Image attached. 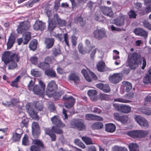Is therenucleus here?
<instances>
[{
  "instance_id": "nucleus-1",
  "label": "nucleus",
  "mask_w": 151,
  "mask_h": 151,
  "mask_svg": "<svg viewBox=\"0 0 151 151\" xmlns=\"http://www.w3.org/2000/svg\"><path fill=\"white\" fill-rule=\"evenodd\" d=\"M142 61V69H145L146 65V61L144 57H141V55L137 53L134 52L128 56V65L131 69H135L139 65H141Z\"/></svg>"
},
{
  "instance_id": "nucleus-2",
  "label": "nucleus",
  "mask_w": 151,
  "mask_h": 151,
  "mask_svg": "<svg viewBox=\"0 0 151 151\" xmlns=\"http://www.w3.org/2000/svg\"><path fill=\"white\" fill-rule=\"evenodd\" d=\"M66 24L65 20L62 19L59 15L57 14H54L53 19L49 21L48 29L50 31H52L56 25L60 27H63Z\"/></svg>"
},
{
  "instance_id": "nucleus-3",
  "label": "nucleus",
  "mask_w": 151,
  "mask_h": 151,
  "mask_svg": "<svg viewBox=\"0 0 151 151\" xmlns=\"http://www.w3.org/2000/svg\"><path fill=\"white\" fill-rule=\"evenodd\" d=\"M35 109L31 106H29L27 109V112L30 116L33 119H37L38 111H41L43 108V104L41 102H35L34 103Z\"/></svg>"
},
{
  "instance_id": "nucleus-4",
  "label": "nucleus",
  "mask_w": 151,
  "mask_h": 151,
  "mask_svg": "<svg viewBox=\"0 0 151 151\" xmlns=\"http://www.w3.org/2000/svg\"><path fill=\"white\" fill-rule=\"evenodd\" d=\"M71 125L73 128L76 129L80 131L84 130L86 128L84 121L81 119L73 120L71 123Z\"/></svg>"
},
{
  "instance_id": "nucleus-5",
  "label": "nucleus",
  "mask_w": 151,
  "mask_h": 151,
  "mask_svg": "<svg viewBox=\"0 0 151 151\" xmlns=\"http://www.w3.org/2000/svg\"><path fill=\"white\" fill-rule=\"evenodd\" d=\"M39 85H35L31 91H33L36 94L41 95L44 92L45 86L43 82L40 80L39 81Z\"/></svg>"
},
{
  "instance_id": "nucleus-6",
  "label": "nucleus",
  "mask_w": 151,
  "mask_h": 151,
  "mask_svg": "<svg viewBox=\"0 0 151 151\" xmlns=\"http://www.w3.org/2000/svg\"><path fill=\"white\" fill-rule=\"evenodd\" d=\"M58 88L57 85L54 81H50L47 85L46 94L47 96H51L52 93L55 91Z\"/></svg>"
},
{
  "instance_id": "nucleus-7",
  "label": "nucleus",
  "mask_w": 151,
  "mask_h": 151,
  "mask_svg": "<svg viewBox=\"0 0 151 151\" xmlns=\"http://www.w3.org/2000/svg\"><path fill=\"white\" fill-rule=\"evenodd\" d=\"M63 99L65 101V106L68 109L71 108L75 103L74 98L72 96H68L67 95L63 97Z\"/></svg>"
},
{
  "instance_id": "nucleus-8",
  "label": "nucleus",
  "mask_w": 151,
  "mask_h": 151,
  "mask_svg": "<svg viewBox=\"0 0 151 151\" xmlns=\"http://www.w3.org/2000/svg\"><path fill=\"white\" fill-rule=\"evenodd\" d=\"M30 25L27 21L20 22L19 26L17 29V31L19 33H22L26 32V31L29 30Z\"/></svg>"
},
{
  "instance_id": "nucleus-9",
  "label": "nucleus",
  "mask_w": 151,
  "mask_h": 151,
  "mask_svg": "<svg viewBox=\"0 0 151 151\" xmlns=\"http://www.w3.org/2000/svg\"><path fill=\"white\" fill-rule=\"evenodd\" d=\"M135 120L141 127L145 129L147 128L148 127V122L144 117L138 116L135 117Z\"/></svg>"
},
{
  "instance_id": "nucleus-10",
  "label": "nucleus",
  "mask_w": 151,
  "mask_h": 151,
  "mask_svg": "<svg viewBox=\"0 0 151 151\" xmlns=\"http://www.w3.org/2000/svg\"><path fill=\"white\" fill-rule=\"evenodd\" d=\"M35 145L32 146L30 147L31 151H40L41 149L43 147L42 143L40 140L37 139L33 141Z\"/></svg>"
},
{
  "instance_id": "nucleus-11",
  "label": "nucleus",
  "mask_w": 151,
  "mask_h": 151,
  "mask_svg": "<svg viewBox=\"0 0 151 151\" xmlns=\"http://www.w3.org/2000/svg\"><path fill=\"white\" fill-rule=\"evenodd\" d=\"M106 33L105 29L102 28L94 31L93 34L95 38L98 40H101L103 37H106Z\"/></svg>"
},
{
  "instance_id": "nucleus-12",
  "label": "nucleus",
  "mask_w": 151,
  "mask_h": 151,
  "mask_svg": "<svg viewBox=\"0 0 151 151\" xmlns=\"http://www.w3.org/2000/svg\"><path fill=\"white\" fill-rule=\"evenodd\" d=\"M32 134L34 137H38L40 134V129L38 123L34 122L32 125Z\"/></svg>"
},
{
  "instance_id": "nucleus-13",
  "label": "nucleus",
  "mask_w": 151,
  "mask_h": 151,
  "mask_svg": "<svg viewBox=\"0 0 151 151\" xmlns=\"http://www.w3.org/2000/svg\"><path fill=\"white\" fill-rule=\"evenodd\" d=\"M51 120L52 123L58 127H65V124L62 122L58 116H54L51 118Z\"/></svg>"
},
{
  "instance_id": "nucleus-14",
  "label": "nucleus",
  "mask_w": 151,
  "mask_h": 151,
  "mask_svg": "<svg viewBox=\"0 0 151 151\" xmlns=\"http://www.w3.org/2000/svg\"><path fill=\"white\" fill-rule=\"evenodd\" d=\"M109 80L111 83L116 84L122 80L121 76L118 73L114 74L109 76Z\"/></svg>"
},
{
  "instance_id": "nucleus-15",
  "label": "nucleus",
  "mask_w": 151,
  "mask_h": 151,
  "mask_svg": "<svg viewBox=\"0 0 151 151\" xmlns=\"http://www.w3.org/2000/svg\"><path fill=\"white\" fill-rule=\"evenodd\" d=\"M46 27L45 23L42 21H36L33 25V28L35 30H40L43 31Z\"/></svg>"
},
{
  "instance_id": "nucleus-16",
  "label": "nucleus",
  "mask_w": 151,
  "mask_h": 151,
  "mask_svg": "<svg viewBox=\"0 0 151 151\" xmlns=\"http://www.w3.org/2000/svg\"><path fill=\"white\" fill-rule=\"evenodd\" d=\"M12 52L11 51H6L2 55V60L5 64H8L10 61V58Z\"/></svg>"
},
{
  "instance_id": "nucleus-17",
  "label": "nucleus",
  "mask_w": 151,
  "mask_h": 151,
  "mask_svg": "<svg viewBox=\"0 0 151 151\" xmlns=\"http://www.w3.org/2000/svg\"><path fill=\"white\" fill-rule=\"evenodd\" d=\"M15 40V33L14 32L11 33L9 37L7 42V49H10L13 46Z\"/></svg>"
},
{
  "instance_id": "nucleus-18",
  "label": "nucleus",
  "mask_w": 151,
  "mask_h": 151,
  "mask_svg": "<svg viewBox=\"0 0 151 151\" xmlns=\"http://www.w3.org/2000/svg\"><path fill=\"white\" fill-rule=\"evenodd\" d=\"M126 17V16L124 15L119 17L117 19L114 20V24L118 26H122L124 24Z\"/></svg>"
},
{
  "instance_id": "nucleus-19",
  "label": "nucleus",
  "mask_w": 151,
  "mask_h": 151,
  "mask_svg": "<svg viewBox=\"0 0 151 151\" xmlns=\"http://www.w3.org/2000/svg\"><path fill=\"white\" fill-rule=\"evenodd\" d=\"M86 119L88 120L102 121L103 119L100 116L92 114H87L85 115Z\"/></svg>"
},
{
  "instance_id": "nucleus-20",
  "label": "nucleus",
  "mask_w": 151,
  "mask_h": 151,
  "mask_svg": "<svg viewBox=\"0 0 151 151\" xmlns=\"http://www.w3.org/2000/svg\"><path fill=\"white\" fill-rule=\"evenodd\" d=\"M96 87L99 89L102 90L105 93L109 92L110 91L109 85L108 84L99 83L96 85Z\"/></svg>"
},
{
  "instance_id": "nucleus-21",
  "label": "nucleus",
  "mask_w": 151,
  "mask_h": 151,
  "mask_svg": "<svg viewBox=\"0 0 151 151\" xmlns=\"http://www.w3.org/2000/svg\"><path fill=\"white\" fill-rule=\"evenodd\" d=\"M122 88L123 92H128L132 89V85L130 83L124 81L122 82Z\"/></svg>"
},
{
  "instance_id": "nucleus-22",
  "label": "nucleus",
  "mask_w": 151,
  "mask_h": 151,
  "mask_svg": "<svg viewBox=\"0 0 151 151\" xmlns=\"http://www.w3.org/2000/svg\"><path fill=\"white\" fill-rule=\"evenodd\" d=\"M134 32L136 35L144 37H147V32L142 29L140 28L135 29L134 31Z\"/></svg>"
},
{
  "instance_id": "nucleus-23",
  "label": "nucleus",
  "mask_w": 151,
  "mask_h": 151,
  "mask_svg": "<svg viewBox=\"0 0 151 151\" xmlns=\"http://www.w3.org/2000/svg\"><path fill=\"white\" fill-rule=\"evenodd\" d=\"M54 40L53 38H47L45 40V43L46 44V48L49 49L51 48L54 44Z\"/></svg>"
},
{
  "instance_id": "nucleus-24",
  "label": "nucleus",
  "mask_w": 151,
  "mask_h": 151,
  "mask_svg": "<svg viewBox=\"0 0 151 151\" xmlns=\"http://www.w3.org/2000/svg\"><path fill=\"white\" fill-rule=\"evenodd\" d=\"M31 33L29 32L24 33L23 35V44H27L31 38Z\"/></svg>"
},
{
  "instance_id": "nucleus-25",
  "label": "nucleus",
  "mask_w": 151,
  "mask_h": 151,
  "mask_svg": "<svg viewBox=\"0 0 151 151\" xmlns=\"http://www.w3.org/2000/svg\"><path fill=\"white\" fill-rule=\"evenodd\" d=\"M105 130L108 132H113L116 130V126L114 124L112 123L106 124Z\"/></svg>"
},
{
  "instance_id": "nucleus-26",
  "label": "nucleus",
  "mask_w": 151,
  "mask_h": 151,
  "mask_svg": "<svg viewBox=\"0 0 151 151\" xmlns=\"http://www.w3.org/2000/svg\"><path fill=\"white\" fill-rule=\"evenodd\" d=\"M56 36L58 38L60 41H62L64 37V41L65 42L66 44L68 46H69V41L68 35L67 33L65 34L64 35L62 34H58Z\"/></svg>"
},
{
  "instance_id": "nucleus-27",
  "label": "nucleus",
  "mask_w": 151,
  "mask_h": 151,
  "mask_svg": "<svg viewBox=\"0 0 151 151\" xmlns=\"http://www.w3.org/2000/svg\"><path fill=\"white\" fill-rule=\"evenodd\" d=\"M131 110V107L125 104H122L120 111L124 113H129Z\"/></svg>"
},
{
  "instance_id": "nucleus-28",
  "label": "nucleus",
  "mask_w": 151,
  "mask_h": 151,
  "mask_svg": "<svg viewBox=\"0 0 151 151\" xmlns=\"http://www.w3.org/2000/svg\"><path fill=\"white\" fill-rule=\"evenodd\" d=\"M38 66L40 68L43 70H45L49 69L50 68V65L48 63L45 62H41L38 65Z\"/></svg>"
},
{
  "instance_id": "nucleus-29",
  "label": "nucleus",
  "mask_w": 151,
  "mask_h": 151,
  "mask_svg": "<svg viewBox=\"0 0 151 151\" xmlns=\"http://www.w3.org/2000/svg\"><path fill=\"white\" fill-rule=\"evenodd\" d=\"M149 132L147 130H137V138L144 137L147 135Z\"/></svg>"
},
{
  "instance_id": "nucleus-30",
  "label": "nucleus",
  "mask_w": 151,
  "mask_h": 151,
  "mask_svg": "<svg viewBox=\"0 0 151 151\" xmlns=\"http://www.w3.org/2000/svg\"><path fill=\"white\" fill-rule=\"evenodd\" d=\"M97 68L98 70L101 72L105 70V64L103 61L99 62L97 64Z\"/></svg>"
},
{
  "instance_id": "nucleus-31",
  "label": "nucleus",
  "mask_w": 151,
  "mask_h": 151,
  "mask_svg": "<svg viewBox=\"0 0 151 151\" xmlns=\"http://www.w3.org/2000/svg\"><path fill=\"white\" fill-rule=\"evenodd\" d=\"M68 77L70 80L74 81V83L75 84H77L78 83L76 81H78L79 80V78L76 74L70 73Z\"/></svg>"
},
{
  "instance_id": "nucleus-32",
  "label": "nucleus",
  "mask_w": 151,
  "mask_h": 151,
  "mask_svg": "<svg viewBox=\"0 0 151 151\" xmlns=\"http://www.w3.org/2000/svg\"><path fill=\"white\" fill-rule=\"evenodd\" d=\"M37 40L34 39L30 42L29 44V47L31 50L35 51L37 48Z\"/></svg>"
},
{
  "instance_id": "nucleus-33",
  "label": "nucleus",
  "mask_w": 151,
  "mask_h": 151,
  "mask_svg": "<svg viewBox=\"0 0 151 151\" xmlns=\"http://www.w3.org/2000/svg\"><path fill=\"white\" fill-rule=\"evenodd\" d=\"M112 151H128L127 149L124 147L116 145L113 147Z\"/></svg>"
},
{
  "instance_id": "nucleus-34",
  "label": "nucleus",
  "mask_w": 151,
  "mask_h": 151,
  "mask_svg": "<svg viewBox=\"0 0 151 151\" xmlns=\"http://www.w3.org/2000/svg\"><path fill=\"white\" fill-rule=\"evenodd\" d=\"M52 95L51 96H48L49 97H53L55 100L58 99L61 95L63 93L62 91H60L59 92H57L55 91L52 92Z\"/></svg>"
},
{
  "instance_id": "nucleus-35",
  "label": "nucleus",
  "mask_w": 151,
  "mask_h": 151,
  "mask_svg": "<svg viewBox=\"0 0 151 151\" xmlns=\"http://www.w3.org/2000/svg\"><path fill=\"white\" fill-rule=\"evenodd\" d=\"M45 73L48 76L51 77H55L56 76V73L55 71L52 69H48L45 71Z\"/></svg>"
},
{
  "instance_id": "nucleus-36",
  "label": "nucleus",
  "mask_w": 151,
  "mask_h": 151,
  "mask_svg": "<svg viewBox=\"0 0 151 151\" xmlns=\"http://www.w3.org/2000/svg\"><path fill=\"white\" fill-rule=\"evenodd\" d=\"M128 147L129 151H138V146L136 143H131L129 144Z\"/></svg>"
},
{
  "instance_id": "nucleus-37",
  "label": "nucleus",
  "mask_w": 151,
  "mask_h": 151,
  "mask_svg": "<svg viewBox=\"0 0 151 151\" xmlns=\"http://www.w3.org/2000/svg\"><path fill=\"white\" fill-rule=\"evenodd\" d=\"M102 123L100 122H96L93 124L92 128L93 129H102L103 127Z\"/></svg>"
},
{
  "instance_id": "nucleus-38",
  "label": "nucleus",
  "mask_w": 151,
  "mask_h": 151,
  "mask_svg": "<svg viewBox=\"0 0 151 151\" xmlns=\"http://www.w3.org/2000/svg\"><path fill=\"white\" fill-rule=\"evenodd\" d=\"M19 60V57H18V54L12 52L10 58V61H15L17 62H18Z\"/></svg>"
},
{
  "instance_id": "nucleus-39",
  "label": "nucleus",
  "mask_w": 151,
  "mask_h": 151,
  "mask_svg": "<svg viewBox=\"0 0 151 151\" xmlns=\"http://www.w3.org/2000/svg\"><path fill=\"white\" fill-rule=\"evenodd\" d=\"M74 19L75 22L76 23H79L82 27L85 24V22L83 21V18L81 17L75 18Z\"/></svg>"
},
{
  "instance_id": "nucleus-40",
  "label": "nucleus",
  "mask_w": 151,
  "mask_h": 151,
  "mask_svg": "<svg viewBox=\"0 0 151 151\" xmlns=\"http://www.w3.org/2000/svg\"><path fill=\"white\" fill-rule=\"evenodd\" d=\"M97 91L95 90H90L88 92V94L91 99H94L97 94Z\"/></svg>"
},
{
  "instance_id": "nucleus-41",
  "label": "nucleus",
  "mask_w": 151,
  "mask_h": 151,
  "mask_svg": "<svg viewBox=\"0 0 151 151\" xmlns=\"http://www.w3.org/2000/svg\"><path fill=\"white\" fill-rule=\"evenodd\" d=\"M102 13L105 15L112 17L114 15V13L112 10H101Z\"/></svg>"
},
{
  "instance_id": "nucleus-42",
  "label": "nucleus",
  "mask_w": 151,
  "mask_h": 151,
  "mask_svg": "<svg viewBox=\"0 0 151 151\" xmlns=\"http://www.w3.org/2000/svg\"><path fill=\"white\" fill-rule=\"evenodd\" d=\"M127 134L132 138H137V130H132L128 132Z\"/></svg>"
},
{
  "instance_id": "nucleus-43",
  "label": "nucleus",
  "mask_w": 151,
  "mask_h": 151,
  "mask_svg": "<svg viewBox=\"0 0 151 151\" xmlns=\"http://www.w3.org/2000/svg\"><path fill=\"white\" fill-rule=\"evenodd\" d=\"M52 54L55 56H57L61 53V50L59 47L53 48L52 51Z\"/></svg>"
},
{
  "instance_id": "nucleus-44",
  "label": "nucleus",
  "mask_w": 151,
  "mask_h": 151,
  "mask_svg": "<svg viewBox=\"0 0 151 151\" xmlns=\"http://www.w3.org/2000/svg\"><path fill=\"white\" fill-rule=\"evenodd\" d=\"M52 132L58 134H61L63 132L62 129L58 128L55 126H53L52 127Z\"/></svg>"
},
{
  "instance_id": "nucleus-45",
  "label": "nucleus",
  "mask_w": 151,
  "mask_h": 151,
  "mask_svg": "<svg viewBox=\"0 0 151 151\" xmlns=\"http://www.w3.org/2000/svg\"><path fill=\"white\" fill-rule=\"evenodd\" d=\"M21 137V136L19 135L17 133H13L12 136V139L14 141H19Z\"/></svg>"
},
{
  "instance_id": "nucleus-46",
  "label": "nucleus",
  "mask_w": 151,
  "mask_h": 151,
  "mask_svg": "<svg viewBox=\"0 0 151 151\" xmlns=\"http://www.w3.org/2000/svg\"><path fill=\"white\" fill-rule=\"evenodd\" d=\"M17 64L14 62H12L9 63L8 66V69L13 70L15 69L17 67Z\"/></svg>"
},
{
  "instance_id": "nucleus-47",
  "label": "nucleus",
  "mask_w": 151,
  "mask_h": 151,
  "mask_svg": "<svg viewBox=\"0 0 151 151\" xmlns=\"http://www.w3.org/2000/svg\"><path fill=\"white\" fill-rule=\"evenodd\" d=\"M82 139L85 143L88 145L92 144L93 143L91 138L86 137H83Z\"/></svg>"
},
{
  "instance_id": "nucleus-48",
  "label": "nucleus",
  "mask_w": 151,
  "mask_h": 151,
  "mask_svg": "<svg viewBox=\"0 0 151 151\" xmlns=\"http://www.w3.org/2000/svg\"><path fill=\"white\" fill-rule=\"evenodd\" d=\"M144 4L146 6L145 9H151V0H144Z\"/></svg>"
},
{
  "instance_id": "nucleus-49",
  "label": "nucleus",
  "mask_w": 151,
  "mask_h": 151,
  "mask_svg": "<svg viewBox=\"0 0 151 151\" xmlns=\"http://www.w3.org/2000/svg\"><path fill=\"white\" fill-rule=\"evenodd\" d=\"M28 136L27 135L25 134L22 138V144L24 145H27L29 144V142Z\"/></svg>"
},
{
  "instance_id": "nucleus-50",
  "label": "nucleus",
  "mask_w": 151,
  "mask_h": 151,
  "mask_svg": "<svg viewBox=\"0 0 151 151\" xmlns=\"http://www.w3.org/2000/svg\"><path fill=\"white\" fill-rule=\"evenodd\" d=\"M99 96V99L101 101L104 100H107L109 99L108 95L104 93L100 94Z\"/></svg>"
},
{
  "instance_id": "nucleus-51",
  "label": "nucleus",
  "mask_w": 151,
  "mask_h": 151,
  "mask_svg": "<svg viewBox=\"0 0 151 151\" xmlns=\"http://www.w3.org/2000/svg\"><path fill=\"white\" fill-rule=\"evenodd\" d=\"M28 120L27 118H24L23 119L21 123V127H27L28 124Z\"/></svg>"
},
{
  "instance_id": "nucleus-52",
  "label": "nucleus",
  "mask_w": 151,
  "mask_h": 151,
  "mask_svg": "<svg viewBox=\"0 0 151 151\" xmlns=\"http://www.w3.org/2000/svg\"><path fill=\"white\" fill-rule=\"evenodd\" d=\"M128 14L130 18L135 19L136 18L137 14L133 10H130L129 12H128Z\"/></svg>"
},
{
  "instance_id": "nucleus-53",
  "label": "nucleus",
  "mask_w": 151,
  "mask_h": 151,
  "mask_svg": "<svg viewBox=\"0 0 151 151\" xmlns=\"http://www.w3.org/2000/svg\"><path fill=\"white\" fill-rule=\"evenodd\" d=\"M30 61L32 63L36 65L38 63V58L35 56H33L31 57Z\"/></svg>"
},
{
  "instance_id": "nucleus-54",
  "label": "nucleus",
  "mask_w": 151,
  "mask_h": 151,
  "mask_svg": "<svg viewBox=\"0 0 151 151\" xmlns=\"http://www.w3.org/2000/svg\"><path fill=\"white\" fill-rule=\"evenodd\" d=\"M143 82L145 83H151V76L147 75L143 79Z\"/></svg>"
},
{
  "instance_id": "nucleus-55",
  "label": "nucleus",
  "mask_w": 151,
  "mask_h": 151,
  "mask_svg": "<svg viewBox=\"0 0 151 151\" xmlns=\"http://www.w3.org/2000/svg\"><path fill=\"white\" fill-rule=\"evenodd\" d=\"M144 26L148 29L151 30V24H150L147 20H144L143 22Z\"/></svg>"
},
{
  "instance_id": "nucleus-56",
  "label": "nucleus",
  "mask_w": 151,
  "mask_h": 151,
  "mask_svg": "<svg viewBox=\"0 0 151 151\" xmlns=\"http://www.w3.org/2000/svg\"><path fill=\"white\" fill-rule=\"evenodd\" d=\"M114 101L123 103H129L130 101L129 100H126L122 98H117L114 99Z\"/></svg>"
},
{
  "instance_id": "nucleus-57",
  "label": "nucleus",
  "mask_w": 151,
  "mask_h": 151,
  "mask_svg": "<svg viewBox=\"0 0 151 151\" xmlns=\"http://www.w3.org/2000/svg\"><path fill=\"white\" fill-rule=\"evenodd\" d=\"M77 37L76 36H72L71 41L73 46L75 47L76 46L77 43Z\"/></svg>"
},
{
  "instance_id": "nucleus-58",
  "label": "nucleus",
  "mask_w": 151,
  "mask_h": 151,
  "mask_svg": "<svg viewBox=\"0 0 151 151\" xmlns=\"http://www.w3.org/2000/svg\"><path fill=\"white\" fill-rule=\"evenodd\" d=\"M91 110L92 112L96 114H99L101 112V110L97 107H92Z\"/></svg>"
},
{
  "instance_id": "nucleus-59",
  "label": "nucleus",
  "mask_w": 151,
  "mask_h": 151,
  "mask_svg": "<svg viewBox=\"0 0 151 151\" xmlns=\"http://www.w3.org/2000/svg\"><path fill=\"white\" fill-rule=\"evenodd\" d=\"M35 84V82L32 80H31L29 82V84L27 86V87L29 91H31L33 89V86Z\"/></svg>"
},
{
  "instance_id": "nucleus-60",
  "label": "nucleus",
  "mask_w": 151,
  "mask_h": 151,
  "mask_svg": "<svg viewBox=\"0 0 151 151\" xmlns=\"http://www.w3.org/2000/svg\"><path fill=\"white\" fill-rule=\"evenodd\" d=\"M32 75L35 77H37L40 76V72L39 71H36L34 70H32L31 71Z\"/></svg>"
},
{
  "instance_id": "nucleus-61",
  "label": "nucleus",
  "mask_w": 151,
  "mask_h": 151,
  "mask_svg": "<svg viewBox=\"0 0 151 151\" xmlns=\"http://www.w3.org/2000/svg\"><path fill=\"white\" fill-rule=\"evenodd\" d=\"M134 8L136 9H139L142 8V4L139 2L134 3Z\"/></svg>"
},
{
  "instance_id": "nucleus-62",
  "label": "nucleus",
  "mask_w": 151,
  "mask_h": 151,
  "mask_svg": "<svg viewBox=\"0 0 151 151\" xmlns=\"http://www.w3.org/2000/svg\"><path fill=\"white\" fill-rule=\"evenodd\" d=\"M78 51L80 53L82 54H85L83 51V46L82 43H80L79 44L78 47Z\"/></svg>"
},
{
  "instance_id": "nucleus-63",
  "label": "nucleus",
  "mask_w": 151,
  "mask_h": 151,
  "mask_svg": "<svg viewBox=\"0 0 151 151\" xmlns=\"http://www.w3.org/2000/svg\"><path fill=\"white\" fill-rule=\"evenodd\" d=\"M127 116L122 115L120 118V119L119 120V121H120L122 123H124L127 122Z\"/></svg>"
},
{
  "instance_id": "nucleus-64",
  "label": "nucleus",
  "mask_w": 151,
  "mask_h": 151,
  "mask_svg": "<svg viewBox=\"0 0 151 151\" xmlns=\"http://www.w3.org/2000/svg\"><path fill=\"white\" fill-rule=\"evenodd\" d=\"M44 130L45 132V133L49 135L52 133V128L50 129L49 128H45Z\"/></svg>"
}]
</instances>
